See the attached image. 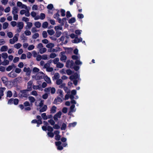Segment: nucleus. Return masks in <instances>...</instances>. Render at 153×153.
I'll return each instance as SVG.
<instances>
[{
    "label": "nucleus",
    "instance_id": "1",
    "mask_svg": "<svg viewBox=\"0 0 153 153\" xmlns=\"http://www.w3.org/2000/svg\"><path fill=\"white\" fill-rule=\"evenodd\" d=\"M37 48L39 49V52L41 54H43L45 52L47 51L45 48L43 47L42 43H39L37 45Z\"/></svg>",
    "mask_w": 153,
    "mask_h": 153
},
{
    "label": "nucleus",
    "instance_id": "2",
    "mask_svg": "<svg viewBox=\"0 0 153 153\" xmlns=\"http://www.w3.org/2000/svg\"><path fill=\"white\" fill-rule=\"evenodd\" d=\"M16 26L18 28L16 30V32L18 33H19L23 28L24 23L22 22H18Z\"/></svg>",
    "mask_w": 153,
    "mask_h": 153
},
{
    "label": "nucleus",
    "instance_id": "3",
    "mask_svg": "<svg viewBox=\"0 0 153 153\" xmlns=\"http://www.w3.org/2000/svg\"><path fill=\"white\" fill-rule=\"evenodd\" d=\"M45 74L42 72H40L37 73L35 76V79L36 80H40L44 77Z\"/></svg>",
    "mask_w": 153,
    "mask_h": 153
},
{
    "label": "nucleus",
    "instance_id": "4",
    "mask_svg": "<svg viewBox=\"0 0 153 153\" xmlns=\"http://www.w3.org/2000/svg\"><path fill=\"white\" fill-rule=\"evenodd\" d=\"M44 91L46 93H49L51 92V94H53L55 93L56 89L54 87H49L45 88L44 89Z\"/></svg>",
    "mask_w": 153,
    "mask_h": 153
},
{
    "label": "nucleus",
    "instance_id": "5",
    "mask_svg": "<svg viewBox=\"0 0 153 153\" xmlns=\"http://www.w3.org/2000/svg\"><path fill=\"white\" fill-rule=\"evenodd\" d=\"M19 36V34L17 33L16 34L13 38L10 39V43L11 44H14L16 42H17L18 40V37Z\"/></svg>",
    "mask_w": 153,
    "mask_h": 153
},
{
    "label": "nucleus",
    "instance_id": "6",
    "mask_svg": "<svg viewBox=\"0 0 153 153\" xmlns=\"http://www.w3.org/2000/svg\"><path fill=\"white\" fill-rule=\"evenodd\" d=\"M44 101L40 99L36 100L35 102V105L37 106L42 107L44 103Z\"/></svg>",
    "mask_w": 153,
    "mask_h": 153
},
{
    "label": "nucleus",
    "instance_id": "7",
    "mask_svg": "<svg viewBox=\"0 0 153 153\" xmlns=\"http://www.w3.org/2000/svg\"><path fill=\"white\" fill-rule=\"evenodd\" d=\"M62 115V112L61 111H59L53 117L54 120L55 121H57L58 119L61 117Z\"/></svg>",
    "mask_w": 153,
    "mask_h": 153
},
{
    "label": "nucleus",
    "instance_id": "8",
    "mask_svg": "<svg viewBox=\"0 0 153 153\" xmlns=\"http://www.w3.org/2000/svg\"><path fill=\"white\" fill-rule=\"evenodd\" d=\"M60 54V60L63 62H65L66 60L67 57L65 55V53L64 52H61Z\"/></svg>",
    "mask_w": 153,
    "mask_h": 153
},
{
    "label": "nucleus",
    "instance_id": "9",
    "mask_svg": "<svg viewBox=\"0 0 153 153\" xmlns=\"http://www.w3.org/2000/svg\"><path fill=\"white\" fill-rule=\"evenodd\" d=\"M17 6L20 7V8L22 9H27V6L23 4L21 2L18 1L17 3Z\"/></svg>",
    "mask_w": 153,
    "mask_h": 153
},
{
    "label": "nucleus",
    "instance_id": "10",
    "mask_svg": "<svg viewBox=\"0 0 153 153\" xmlns=\"http://www.w3.org/2000/svg\"><path fill=\"white\" fill-rule=\"evenodd\" d=\"M79 76L76 73H75L74 74L71 75L70 76L69 79L71 80H72L74 79L76 80L77 79H79Z\"/></svg>",
    "mask_w": 153,
    "mask_h": 153
},
{
    "label": "nucleus",
    "instance_id": "11",
    "mask_svg": "<svg viewBox=\"0 0 153 153\" xmlns=\"http://www.w3.org/2000/svg\"><path fill=\"white\" fill-rule=\"evenodd\" d=\"M23 71L26 73L27 75H30V74L31 70L29 67H24L23 69Z\"/></svg>",
    "mask_w": 153,
    "mask_h": 153
},
{
    "label": "nucleus",
    "instance_id": "12",
    "mask_svg": "<svg viewBox=\"0 0 153 153\" xmlns=\"http://www.w3.org/2000/svg\"><path fill=\"white\" fill-rule=\"evenodd\" d=\"M62 98L59 97H58L55 99L54 101V103L55 104H59L60 103L62 102Z\"/></svg>",
    "mask_w": 153,
    "mask_h": 153
},
{
    "label": "nucleus",
    "instance_id": "13",
    "mask_svg": "<svg viewBox=\"0 0 153 153\" xmlns=\"http://www.w3.org/2000/svg\"><path fill=\"white\" fill-rule=\"evenodd\" d=\"M82 39L81 38H78L77 36H76L74 39L72 40V42L74 43H77L82 41Z\"/></svg>",
    "mask_w": 153,
    "mask_h": 153
},
{
    "label": "nucleus",
    "instance_id": "14",
    "mask_svg": "<svg viewBox=\"0 0 153 153\" xmlns=\"http://www.w3.org/2000/svg\"><path fill=\"white\" fill-rule=\"evenodd\" d=\"M44 80L46 81L48 84H51V82L50 78L47 75H45L43 77Z\"/></svg>",
    "mask_w": 153,
    "mask_h": 153
},
{
    "label": "nucleus",
    "instance_id": "15",
    "mask_svg": "<svg viewBox=\"0 0 153 153\" xmlns=\"http://www.w3.org/2000/svg\"><path fill=\"white\" fill-rule=\"evenodd\" d=\"M56 145L57 146V149L59 150H62L63 149V147L61 146L62 143L60 141L56 142H55Z\"/></svg>",
    "mask_w": 153,
    "mask_h": 153
},
{
    "label": "nucleus",
    "instance_id": "16",
    "mask_svg": "<svg viewBox=\"0 0 153 153\" xmlns=\"http://www.w3.org/2000/svg\"><path fill=\"white\" fill-rule=\"evenodd\" d=\"M30 14L34 18V19L35 20H38L39 18V16H36V13L34 11H32L31 12Z\"/></svg>",
    "mask_w": 153,
    "mask_h": 153
},
{
    "label": "nucleus",
    "instance_id": "17",
    "mask_svg": "<svg viewBox=\"0 0 153 153\" xmlns=\"http://www.w3.org/2000/svg\"><path fill=\"white\" fill-rule=\"evenodd\" d=\"M57 94H58V96L59 97L63 99V91L61 89H59L57 90L56 92Z\"/></svg>",
    "mask_w": 153,
    "mask_h": 153
},
{
    "label": "nucleus",
    "instance_id": "18",
    "mask_svg": "<svg viewBox=\"0 0 153 153\" xmlns=\"http://www.w3.org/2000/svg\"><path fill=\"white\" fill-rule=\"evenodd\" d=\"M76 90H73L71 91V94L70 96V98L71 99H72L74 98V96L76 95Z\"/></svg>",
    "mask_w": 153,
    "mask_h": 153
},
{
    "label": "nucleus",
    "instance_id": "19",
    "mask_svg": "<svg viewBox=\"0 0 153 153\" xmlns=\"http://www.w3.org/2000/svg\"><path fill=\"white\" fill-rule=\"evenodd\" d=\"M12 13L13 14H17L18 13V9L16 7H14L12 8Z\"/></svg>",
    "mask_w": 153,
    "mask_h": 153
},
{
    "label": "nucleus",
    "instance_id": "20",
    "mask_svg": "<svg viewBox=\"0 0 153 153\" xmlns=\"http://www.w3.org/2000/svg\"><path fill=\"white\" fill-rule=\"evenodd\" d=\"M75 106L73 105L70 107V111L69 112L68 114L70 115L71 112H75L76 111V109H75Z\"/></svg>",
    "mask_w": 153,
    "mask_h": 153
},
{
    "label": "nucleus",
    "instance_id": "21",
    "mask_svg": "<svg viewBox=\"0 0 153 153\" xmlns=\"http://www.w3.org/2000/svg\"><path fill=\"white\" fill-rule=\"evenodd\" d=\"M41 116L42 118L44 120H46L48 118H49L51 117V115H50L48 117L46 116V114L45 113H43L41 114Z\"/></svg>",
    "mask_w": 153,
    "mask_h": 153
},
{
    "label": "nucleus",
    "instance_id": "22",
    "mask_svg": "<svg viewBox=\"0 0 153 153\" xmlns=\"http://www.w3.org/2000/svg\"><path fill=\"white\" fill-rule=\"evenodd\" d=\"M8 49V47L7 46H3L0 49V51L1 52L6 51Z\"/></svg>",
    "mask_w": 153,
    "mask_h": 153
},
{
    "label": "nucleus",
    "instance_id": "23",
    "mask_svg": "<svg viewBox=\"0 0 153 153\" xmlns=\"http://www.w3.org/2000/svg\"><path fill=\"white\" fill-rule=\"evenodd\" d=\"M47 108V106L46 105H45L43 107L41 108L39 111L41 112L45 111Z\"/></svg>",
    "mask_w": 153,
    "mask_h": 153
},
{
    "label": "nucleus",
    "instance_id": "24",
    "mask_svg": "<svg viewBox=\"0 0 153 153\" xmlns=\"http://www.w3.org/2000/svg\"><path fill=\"white\" fill-rule=\"evenodd\" d=\"M9 61L7 59H5L4 61L1 62V64L2 65H8Z\"/></svg>",
    "mask_w": 153,
    "mask_h": 153
},
{
    "label": "nucleus",
    "instance_id": "25",
    "mask_svg": "<svg viewBox=\"0 0 153 153\" xmlns=\"http://www.w3.org/2000/svg\"><path fill=\"white\" fill-rule=\"evenodd\" d=\"M54 46V44L52 43H48L46 45V47L48 48H52Z\"/></svg>",
    "mask_w": 153,
    "mask_h": 153
},
{
    "label": "nucleus",
    "instance_id": "26",
    "mask_svg": "<svg viewBox=\"0 0 153 153\" xmlns=\"http://www.w3.org/2000/svg\"><path fill=\"white\" fill-rule=\"evenodd\" d=\"M56 107L55 106H53L51 110V112L52 113H55L56 111Z\"/></svg>",
    "mask_w": 153,
    "mask_h": 153
},
{
    "label": "nucleus",
    "instance_id": "27",
    "mask_svg": "<svg viewBox=\"0 0 153 153\" xmlns=\"http://www.w3.org/2000/svg\"><path fill=\"white\" fill-rule=\"evenodd\" d=\"M33 26V24L32 23L30 22H27V25L26 26V28H27V27L28 28L30 29Z\"/></svg>",
    "mask_w": 153,
    "mask_h": 153
},
{
    "label": "nucleus",
    "instance_id": "28",
    "mask_svg": "<svg viewBox=\"0 0 153 153\" xmlns=\"http://www.w3.org/2000/svg\"><path fill=\"white\" fill-rule=\"evenodd\" d=\"M80 56L79 55H74L72 56V58L74 60L80 59Z\"/></svg>",
    "mask_w": 153,
    "mask_h": 153
},
{
    "label": "nucleus",
    "instance_id": "29",
    "mask_svg": "<svg viewBox=\"0 0 153 153\" xmlns=\"http://www.w3.org/2000/svg\"><path fill=\"white\" fill-rule=\"evenodd\" d=\"M1 55V57H2L3 59H6L8 57V55L7 53H2Z\"/></svg>",
    "mask_w": 153,
    "mask_h": 153
},
{
    "label": "nucleus",
    "instance_id": "30",
    "mask_svg": "<svg viewBox=\"0 0 153 153\" xmlns=\"http://www.w3.org/2000/svg\"><path fill=\"white\" fill-rule=\"evenodd\" d=\"M9 24L7 22L4 23L3 24L2 28L4 29H5L7 28Z\"/></svg>",
    "mask_w": 153,
    "mask_h": 153
},
{
    "label": "nucleus",
    "instance_id": "31",
    "mask_svg": "<svg viewBox=\"0 0 153 153\" xmlns=\"http://www.w3.org/2000/svg\"><path fill=\"white\" fill-rule=\"evenodd\" d=\"M34 25L36 27L39 28L41 26V24L39 22H36L34 23Z\"/></svg>",
    "mask_w": 153,
    "mask_h": 153
},
{
    "label": "nucleus",
    "instance_id": "32",
    "mask_svg": "<svg viewBox=\"0 0 153 153\" xmlns=\"http://www.w3.org/2000/svg\"><path fill=\"white\" fill-rule=\"evenodd\" d=\"M62 82L63 81L62 79H57L56 83L58 85H60L62 83Z\"/></svg>",
    "mask_w": 153,
    "mask_h": 153
},
{
    "label": "nucleus",
    "instance_id": "33",
    "mask_svg": "<svg viewBox=\"0 0 153 153\" xmlns=\"http://www.w3.org/2000/svg\"><path fill=\"white\" fill-rule=\"evenodd\" d=\"M62 27L61 26H57L54 27V29L55 30L57 31L58 30H61L62 29Z\"/></svg>",
    "mask_w": 153,
    "mask_h": 153
},
{
    "label": "nucleus",
    "instance_id": "34",
    "mask_svg": "<svg viewBox=\"0 0 153 153\" xmlns=\"http://www.w3.org/2000/svg\"><path fill=\"white\" fill-rule=\"evenodd\" d=\"M28 100L31 103H33L35 101V99L32 96H30L28 97Z\"/></svg>",
    "mask_w": 153,
    "mask_h": 153
},
{
    "label": "nucleus",
    "instance_id": "35",
    "mask_svg": "<svg viewBox=\"0 0 153 153\" xmlns=\"http://www.w3.org/2000/svg\"><path fill=\"white\" fill-rule=\"evenodd\" d=\"M24 33L27 36H30L31 34V32L30 31L26 30L24 32Z\"/></svg>",
    "mask_w": 153,
    "mask_h": 153
},
{
    "label": "nucleus",
    "instance_id": "36",
    "mask_svg": "<svg viewBox=\"0 0 153 153\" xmlns=\"http://www.w3.org/2000/svg\"><path fill=\"white\" fill-rule=\"evenodd\" d=\"M5 88H2L0 90V99L1 98V96H3L4 95L3 92L5 90Z\"/></svg>",
    "mask_w": 153,
    "mask_h": 153
},
{
    "label": "nucleus",
    "instance_id": "37",
    "mask_svg": "<svg viewBox=\"0 0 153 153\" xmlns=\"http://www.w3.org/2000/svg\"><path fill=\"white\" fill-rule=\"evenodd\" d=\"M47 32L48 34L51 36L53 35L55 33L53 30H47Z\"/></svg>",
    "mask_w": 153,
    "mask_h": 153
},
{
    "label": "nucleus",
    "instance_id": "38",
    "mask_svg": "<svg viewBox=\"0 0 153 153\" xmlns=\"http://www.w3.org/2000/svg\"><path fill=\"white\" fill-rule=\"evenodd\" d=\"M39 36V34L38 33H35L33 35L32 38L33 39H35L38 38Z\"/></svg>",
    "mask_w": 153,
    "mask_h": 153
},
{
    "label": "nucleus",
    "instance_id": "39",
    "mask_svg": "<svg viewBox=\"0 0 153 153\" xmlns=\"http://www.w3.org/2000/svg\"><path fill=\"white\" fill-rule=\"evenodd\" d=\"M1 79L3 82L4 83H6L8 81L7 79L5 76H3L1 78Z\"/></svg>",
    "mask_w": 153,
    "mask_h": 153
},
{
    "label": "nucleus",
    "instance_id": "40",
    "mask_svg": "<svg viewBox=\"0 0 153 153\" xmlns=\"http://www.w3.org/2000/svg\"><path fill=\"white\" fill-rule=\"evenodd\" d=\"M22 46V45L19 43H18L14 45V47L17 49L20 48Z\"/></svg>",
    "mask_w": 153,
    "mask_h": 153
},
{
    "label": "nucleus",
    "instance_id": "41",
    "mask_svg": "<svg viewBox=\"0 0 153 153\" xmlns=\"http://www.w3.org/2000/svg\"><path fill=\"white\" fill-rule=\"evenodd\" d=\"M59 59L58 58H56L53 60V62L54 64L57 65L59 62Z\"/></svg>",
    "mask_w": 153,
    "mask_h": 153
},
{
    "label": "nucleus",
    "instance_id": "42",
    "mask_svg": "<svg viewBox=\"0 0 153 153\" xmlns=\"http://www.w3.org/2000/svg\"><path fill=\"white\" fill-rule=\"evenodd\" d=\"M10 76L12 77H15L16 76V74L13 72L11 71L9 74Z\"/></svg>",
    "mask_w": 153,
    "mask_h": 153
},
{
    "label": "nucleus",
    "instance_id": "43",
    "mask_svg": "<svg viewBox=\"0 0 153 153\" xmlns=\"http://www.w3.org/2000/svg\"><path fill=\"white\" fill-rule=\"evenodd\" d=\"M56 67L58 68H62L63 67L64 65H63V64L59 62L56 65Z\"/></svg>",
    "mask_w": 153,
    "mask_h": 153
},
{
    "label": "nucleus",
    "instance_id": "44",
    "mask_svg": "<svg viewBox=\"0 0 153 153\" xmlns=\"http://www.w3.org/2000/svg\"><path fill=\"white\" fill-rule=\"evenodd\" d=\"M82 31L81 30H76L75 31V33L76 34V36H77L78 35H80Z\"/></svg>",
    "mask_w": 153,
    "mask_h": 153
},
{
    "label": "nucleus",
    "instance_id": "45",
    "mask_svg": "<svg viewBox=\"0 0 153 153\" xmlns=\"http://www.w3.org/2000/svg\"><path fill=\"white\" fill-rule=\"evenodd\" d=\"M75 21L76 19L74 18H72L71 19L69 20L68 22L69 23H74L75 22Z\"/></svg>",
    "mask_w": 153,
    "mask_h": 153
},
{
    "label": "nucleus",
    "instance_id": "46",
    "mask_svg": "<svg viewBox=\"0 0 153 153\" xmlns=\"http://www.w3.org/2000/svg\"><path fill=\"white\" fill-rule=\"evenodd\" d=\"M56 54L54 53H51L50 55V57L51 58H54L56 56Z\"/></svg>",
    "mask_w": 153,
    "mask_h": 153
},
{
    "label": "nucleus",
    "instance_id": "47",
    "mask_svg": "<svg viewBox=\"0 0 153 153\" xmlns=\"http://www.w3.org/2000/svg\"><path fill=\"white\" fill-rule=\"evenodd\" d=\"M12 95V93L11 91H9L7 92V96L8 97H10Z\"/></svg>",
    "mask_w": 153,
    "mask_h": 153
},
{
    "label": "nucleus",
    "instance_id": "48",
    "mask_svg": "<svg viewBox=\"0 0 153 153\" xmlns=\"http://www.w3.org/2000/svg\"><path fill=\"white\" fill-rule=\"evenodd\" d=\"M76 122H74L69 124L68 126L69 127H74L76 125Z\"/></svg>",
    "mask_w": 153,
    "mask_h": 153
},
{
    "label": "nucleus",
    "instance_id": "49",
    "mask_svg": "<svg viewBox=\"0 0 153 153\" xmlns=\"http://www.w3.org/2000/svg\"><path fill=\"white\" fill-rule=\"evenodd\" d=\"M34 46L33 45H30L27 48L28 50L31 51L33 50L34 48Z\"/></svg>",
    "mask_w": 153,
    "mask_h": 153
},
{
    "label": "nucleus",
    "instance_id": "50",
    "mask_svg": "<svg viewBox=\"0 0 153 153\" xmlns=\"http://www.w3.org/2000/svg\"><path fill=\"white\" fill-rule=\"evenodd\" d=\"M48 25V24L47 22H45L42 24V27L44 28H46L47 27Z\"/></svg>",
    "mask_w": 153,
    "mask_h": 153
},
{
    "label": "nucleus",
    "instance_id": "51",
    "mask_svg": "<svg viewBox=\"0 0 153 153\" xmlns=\"http://www.w3.org/2000/svg\"><path fill=\"white\" fill-rule=\"evenodd\" d=\"M48 136L51 137H53L54 136V134L52 132H48L47 133Z\"/></svg>",
    "mask_w": 153,
    "mask_h": 153
},
{
    "label": "nucleus",
    "instance_id": "52",
    "mask_svg": "<svg viewBox=\"0 0 153 153\" xmlns=\"http://www.w3.org/2000/svg\"><path fill=\"white\" fill-rule=\"evenodd\" d=\"M47 130L49 132H52L53 131V128L51 126H48L47 127Z\"/></svg>",
    "mask_w": 153,
    "mask_h": 153
},
{
    "label": "nucleus",
    "instance_id": "53",
    "mask_svg": "<svg viewBox=\"0 0 153 153\" xmlns=\"http://www.w3.org/2000/svg\"><path fill=\"white\" fill-rule=\"evenodd\" d=\"M62 34L61 31H57L55 33V35L57 37H59Z\"/></svg>",
    "mask_w": 153,
    "mask_h": 153
},
{
    "label": "nucleus",
    "instance_id": "54",
    "mask_svg": "<svg viewBox=\"0 0 153 153\" xmlns=\"http://www.w3.org/2000/svg\"><path fill=\"white\" fill-rule=\"evenodd\" d=\"M22 20L23 21L27 23V22H28L29 20V18H27L26 17H22Z\"/></svg>",
    "mask_w": 153,
    "mask_h": 153
},
{
    "label": "nucleus",
    "instance_id": "55",
    "mask_svg": "<svg viewBox=\"0 0 153 153\" xmlns=\"http://www.w3.org/2000/svg\"><path fill=\"white\" fill-rule=\"evenodd\" d=\"M79 59H77L75 61V63L76 65H82V62L80 61Z\"/></svg>",
    "mask_w": 153,
    "mask_h": 153
},
{
    "label": "nucleus",
    "instance_id": "56",
    "mask_svg": "<svg viewBox=\"0 0 153 153\" xmlns=\"http://www.w3.org/2000/svg\"><path fill=\"white\" fill-rule=\"evenodd\" d=\"M54 78L56 79H59L60 77V76L59 74L58 73H56L54 75Z\"/></svg>",
    "mask_w": 153,
    "mask_h": 153
},
{
    "label": "nucleus",
    "instance_id": "57",
    "mask_svg": "<svg viewBox=\"0 0 153 153\" xmlns=\"http://www.w3.org/2000/svg\"><path fill=\"white\" fill-rule=\"evenodd\" d=\"M42 35L44 38H46L48 36L47 33L46 31H43Z\"/></svg>",
    "mask_w": 153,
    "mask_h": 153
},
{
    "label": "nucleus",
    "instance_id": "58",
    "mask_svg": "<svg viewBox=\"0 0 153 153\" xmlns=\"http://www.w3.org/2000/svg\"><path fill=\"white\" fill-rule=\"evenodd\" d=\"M45 17V15L43 13H41L40 15V16H39V19H43Z\"/></svg>",
    "mask_w": 153,
    "mask_h": 153
},
{
    "label": "nucleus",
    "instance_id": "59",
    "mask_svg": "<svg viewBox=\"0 0 153 153\" xmlns=\"http://www.w3.org/2000/svg\"><path fill=\"white\" fill-rule=\"evenodd\" d=\"M48 122L49 123H50L51 125L52 126L54 125L55 123L54 121L52 119H50V120H48Z\"/></svg>",
    "mask_w": 153,
    "mask_h": 153
},
{
    "label": "nucleus",
    "instance_id": "60",
    "mask_svg": "<svg viewBox=\"0 0 153 153\" xmlns=\"http://www.w3.org/2000/svg\"><path fill=\"white\" fill-rule=\"evenodd\" d=\"M39 69L36 67H34L33 69V72H39Z\"/></svg>",
    "mask_w": 153,
    "mask_h": 153
},
{
    "label": "nucleus",
    "instance_id": "61",
    "mask_svg": "<svg viewBox=\"0 0 153 153\" xmlns=\"http://www.w3.org/2000/svg\"><path fill=\"white\" fill-rule=\"evenodd\" d=\"M36 57V59L37 61H39L42 59V56L39 54H38Z\"/></svg>",
    "mask_w": 153,
    "mask_h": 153
},
{
    "label": "nucleus",
    "instance_id": "62",
    "mask_svg": "<svg viewBox=\"0 0 153 153\" xmlns=\"http://www.w3.org/2000/svg\"><path fill=\"white\" fill-rule=\"evenodd\" d=\"M32 53L33 56L34 57H36L38 55L36 51H32Z\"/></svg>",
    "mask_w": 153,
    "mask_h": 153
},
{
    "label": "nucleus",
    "instance_id": "63",
    "mask_svg": "<svg viewBox=\"0 0 153 153\" xmlns=\"http://www.w3.org/2000/svg\"><path fill=\"white\" fill-rule=\"evenodd\" d=\"M26 55L25 53L22 54L20 57V59H26Z\"/></svg>",
    "mask_w": 153,
    "mask_h": 153
},
{
    "label": "nucleus",
    "instance_id": "64",
    "mask_svg": "<svg viewBox=\"0 0 153 153\" xmlns=\"http://www.w3.org/2000/svg\"><path fill=\"white\" fill-rule=\"evenodd\" d=\"M50 66V64L49 63H46L44 65V68L46 69Z\"/></svg>",
    "mask_w": 153,
    "mask_h": 153
}]
</instances>
